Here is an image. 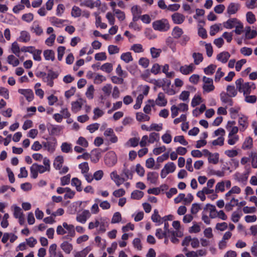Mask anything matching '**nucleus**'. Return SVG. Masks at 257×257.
Instances as JSON below:
<instances>
[{
  "instance_id": "57",
  "label": "nucleus",
  "mask_w": 257,
  "mask_h": 257,
  "mask_svg": "<svg viewBox=\"0 0 257 257\" xmlns=\"http://www.w3.org/2000/svg\"><path fill=\"white\" fill-rule=\"evenodd\" d=\"M66 193L64 195V199H71L74 197L75 193L74 191L71 190V189L68 187L66 188Z\"/></svg>"
},
{
  "instance_id": "62",
  "label": "nucleus",
  "mask_w": 257,
  "mask_h": 257,
  "mask_svg": "<svg viewBox=\"0 0 257 257\" xmlns=\"http://www.w3.org/2000/svg\"><path fill=\"white\" fill-rule=\"evenodd\" d=\"M34 18L33 14L32 13H28L24 14L22 16V19L28 23L31 22L33 21Z\"/></svg>"
},
{
  "instance_id": "40",
  "label": "nucleus",
  "mask_w": 257,
  "mask_h": 257,
  "mask_svg": "<svg viewBox=\"0 0 257 257\" xmlns=\"http://www.w3.org/2000/svg\"><path fill=\"white\" fill-rule=\"evenodd\" d=\"M246 21L247 22L250 24H253L255 21V18L254 15L251 12H248L246 14Z\"/></svg>"
},
{
  "instance_id": "45",
  "label": "nucleus",
  "mask_w": 257,
  "mask_h": 257,
  "mask_svg": "<svg viewBox=\"0 0 257 257\" xmlns=\"http://www.w3.org/2000/svg\"><path fill=\"white\" fill-rule=\"evenodd\" d=\"M159 140V134L156 133H152L150 134L149 143H154L155 141H157Z\"/></svg>"
},
{
  "instance_id": "25",
  "label": "nucleus",
  "mask_w": 257,
  "mask_h": 257,
  "mask_svg": "<svg viewBox=\"0 0 257 257\" xmlns=\"http://www.w3.org/2000/svg\"><path fill=\"white\" fill-rule=\"evenodd\" d=\"M192 57L194 59V62L196 65L199 64L203 59L202 54L200 53H193Z\"/></svg>"
},
{
  "instance_id": "24",
  "label": "nucleus",
  "mask_w": 257,
  "mask_h": 257,
  "mask_svg": "<svg viewBox=\"0 0 257 257\" xmlns=\"http://www.w3.org/2000/svg\"><path fill=\"white\" fill-rule=\"evenodd\" d=\"M7 61L9 64L12 65L14 67L17 66L20 63L19 60L13 55H10L8 57Z\"/></svg>"
},
{
  "instance_id": "38",
  "label": "nucleus",
  "mask_w": 257,
  "mask_h": 257,
  "mask_svg": "<svg viewBox=\"0 0 257 257\" xmlns=\"http://www.w3.org/2000/svg\"><path fill=\"white\" fill-rule=\"evenodd\" d=\"M143 99L144 96L142 94H140L138 95L136 99V104L134 105V108L135 109H138L141 107Z\"/></svg>"
},
{
  "instance_id": "8",
  "label": "nucleus",
  "mask_w": 257,
  "mask_h": 257,
  "mask_svg": "<svg viewBox=\"0 0 257 257\" xmlns=\"http://www.w3.org/2000/svg\"><path fill=\"white\" fill-rule=\"evenodd\" d=\"M90 215L88 210H84L81 214H78L76 217V220L82 223H84L87 218L89 217Z\"/></svg>"
},
{
  "instance_id": "34",
  "label": "nucleus",
  "mask_w": 257,
  "mask_h": 257,
  "mask_svg": "<svg viewBox=\"0 0 257 257\" xmlns=\"http://www.w3.org/2000/svg\"><path fill=\"white\" fill-rule=\"evenodd\" d=\"M216 68L215 65L210 64L204 69V72L207 75H212L214 73Z\"/></svg>"
},
{
  "instance_id": "6",
  "label": "nucleus",
  "mask_w": 257,
  "mask_h": 257,
  "mask_svg": "<svg viewBox=\"0 0 257 257\" xmlns=\"http://www.w3.org/2000/svg\"><path fill=\"white\" fill-rule=\"evenodd\" d=\"M101 150L100 149H95L91 151L90 158L92 162L97 163L101 157Z\"/></svg>"
},
{
  "instance_id": "26",
  "label": "nucleus",
  "mask_w": 257,
  "mask_h": 257,
  "mask_svg": "<svg viewBox=\"0 0 257 257\" xmlns=\"http://www.w3.org/2000/svg\"><path fill=\"white\" fill-rule=\"evenodd\" d=\"M227 93L229 97H235L237 93V90L235 89L234 86L228 85L226 88Z\"/></svg>"
},
{
  "instance_id": "53",
  "label": "nucleus",
  "mask_w": 257,
  "mask_h": 257,
  "mask_svg": "<svg viewBox=\"0 0 257 257\" xmlns=\"http://www.w3.org/2000/svg\"><path fill=\"white\" fill-rule=\"evenodd\" d=\"M203 89V93L204 92H210L214 90L215 87L213 84H203L202 86Z\"/></svg>"
},
{
  "instance_id": "3",
  "label": "nucleus",
  "mask_w": 257,
  "mask_h": 257,
  "mask_svg": "<svg viewBox=\"0 0 257 257\" xmlns=\"http://www.w3.org/2000/svg\"><path fill=\"white\" fill-rule=\"evenodd\" d=\"M53 141L43 142L42 146L45 150H47L50 153H53L55 151V146L57 144L56 139L52 138Z\"/></svg>"
},
{
  "instance_id": "63",
  "label": "nucleus",
  "mask_w": 257,
  "mask_h": 257,
  "mask_svg": "<svg viewBox=\"0 0 257 257\" xmlns=\"http://www.w3.org/2000/svg\"><path fill=\"white\" fill-rule=\"evenodd\" d=\"M235 29L232 31L237 35H240L243 31V26L242 23L240 22L237 25L235 26Z\"/></svg>"
},
{
  "instance_id": "14",
  "label": "nucleus",
  "mask_w": 257,
  "mask_h": 257,
  "mask_svg": "<svg viewBox=\"0 0 257 257\" xmlns=\"http://www.w3.org/2000/svg\"><path fill=\"white\" fill-rule=\"evenodd\" d=\"M194 69L193 64H190L189 65H184L181 66L180 68V71L184 75H187L192 72Z\"/></svg>"
},
{
  "instance_id": "60",
  "label": "nucleus",
  "mask_w": 257,
  "mask_h": 257,
  "mask_svg": "<svg viewBox=\"0 0 257 257\" xmlns=\"http://www.w3.org/2000/svg\"><path fill=\"white\" fill-rule=\"evenodd\" d=\"M61 150L63 152L68 153L71 150V144L67 143H63L61 145Z\"/></svg>"
},
{
  "instance_id": "28",
  "label": "nucleus",
  "mask_w": 257,
  "mask_h": 257,
  "mask_svg": "<svg viewBox=\"0 0 257 257\" xmlns=\"http://www.w3.org/2000/svg\"><path fill=\"white\" fill-rule=\"evenodd\" d=\"M208 161L209 163L217 164L219 161V154L217 153L212 154L211 157H208Z\"/></svg>"
},
{
  "instance_id": "18",
  "label": "nucleus",
  "mask_w": 257,
  "mask_h": 257,
  "mask_svg": "<svg viewBox=\"0 0 257 257\" xmlns=\"http://www.w3.org/2000/svg\"><path fill=\"white\" fill-rule=\"evenodd\" d=\"M61 248L66 253L69 254L73 249V246L67 241H64L61 243Z\"/></svg>"
},
{
  "instance_id": "51",
  "label": "nucleus",
  "mask_w": 257,
  "mask_h": 257,
  "mask_svg": "<svg viewBox=\"0 0 257 257\" xmlns=\"http://www.w3.org/2000/svg\"><path fill=\"white\" fill-rule=\"evenodd\" d=\"M94 91V87L92 85L89 86L86 92V96L89 99L93 98V92Z\"/></svg>"
},
{
  "instance_id": "54",
  "label": "nucleus",
  "mask_w": 257,
  "mask_h": 257,
  "mask_svg": "<svg viewBox=\"0 0 257 257\" xmlns=\"http://www.w3.org/2000/svg\"><path fill=\"white\" fill-rule=\"evenodd\" d=\"M71 105L72 111L76 112L81 108L82 104L76 101L72 102Z\"/></svg>"
},
{
  "instance_id": "19",
  "label": "nucleus",
  "mask_w": 257,
  "mask_h": 257,
  "mask_svg": "<svg viewBox=\"0 0 257 257\" xmlns=\"http://www.w3.org/2000/svg\"><path fill=\"white\" fill-rule=\"evenodd\" d=\"M158 178V174L156 172H150L147 174V180L151 183L155 184Z\"/></svg>"
},
{
  "instance_id": "12",
  "label": "nucleus",
  "mask_w": 257,
  "mask_h": 257,
  "mask_svg": "<svg viewBox=\"0 0 257 257\" xmlns=\"http://www.w3.org/2000/svg\"><path fill=\"white\" fill-rule=\"evenodd\" d=\"M239 5L234 3H230L227 7V12L229 15L235 14L239 9Z\"/></svg>"
},
{
  "instance_id": "36",
  "label": "nucleus",
  "mask_w": 257,
  "mask_h": 257,
  "mask_svg": "<svg viewBox=\"0 0 257 257\" xmlns=\"http://www.w3.org/2000/svg\"><path fill=\"white\" fill-rule=\"evenodd\" d=\"M164 169L168 172L169 173H173L175 171L176 169V166L173 162H169L167 163L165 166Z\"/></svg>"
},
{
  "instance_id": "43",
  "label": "nucleus",
  "mask_w": 257,
  "mask_h": 257,
  "mask_svg": "<svg viewBox=\"0 0 257 257\" xmlns=\"http://www.w3.org/2000/svg\"><path fill=\"white\" fill-rule=\"evenodd\" d=\"M121 220V214L119 212H116L114 213L111 219V223H116L119 222Z\"/></svg>"
},
{
  "instance_id": "17",
  "label": "nucleus",
  "mask_w": 257,
  "mask_h": 257,
  "mask_svg": "<svg viewBox=\"0 0 257 257\" xmlns=\"http://www.w3.org/2000/svg\"><path fill=\"white\" fill-rule=\"evenodd\" d=\"M71 185L75 186L76 187V190L78 192H81L82 190V188L81 187V182L77 178L75 177L72 179Z\"/></svg>"
},
{
  "instance_id": "16",
  "label": "nucleus",
  "mask_w": 257,
  "mask_h": 257,
  "mask_svg": "<svg viewBox=\"0 0 257 257\" xmlns=\"http://www.w3.org/2000/svg\"><path fill=\"white\" fill-rule=\"evenodd\" d=\"M63 162V157L61 156H59L55 158L53 165L56 170H60L62 167Z\"/></svg>"
},
{
  "instance_id": "44",
  "label": "nucleus",
  "mask_w": 257,
  "mask_h": 257,
  "mask_svg": "<svg viewBox=\"0 0 257 257\" xmlns=\"http://www.w3.org/2000/svg\"><path fill=\"white\" fill-rule=\"evenodd\" d=\"M100 69L107 73H110L112 70V65L109 63H106L101 66Z\"/></svg>"
},
{
  "instance_id": "13",
  "label": "nucleus",
  "mask_w": 257,
  "mask_h": 257,
  "mask_svg": "<svg viewBox=\"0 0 257 257\" xmlns=\"http://www.w3.org/2000/svg\"><path fill=\"white\" fill-rule=\"evenodd\" d=\"M230 57V54L228 52L224 51L218 54L216 58L217 60L223 63H225L227 62Z\"/></svg>"
},
{
  "instance_id": "32",
  "label": "nucleus",
  "mask_w": 257,
  "mask_h": 257,
  "mask_svg": "<svg viewBox=\"0 0 257 257\" xmlns=\"http://www.w3.org/2000/svg\"><path fill=\"white\" fill-rule=\"evenodd\" d=\"M120 58L124 61L125 63H128L133 60V58L131 55V52H126L122 53L121 55Z\"/></svg>"
},
{
  "instance_id": "30",
  "label": "nucleus",
  "mask_w": 257,
  "mask_h": 257,
  "mask_svg": "<svg viewBox=\"0 0 257 257\" xmlns=\"http://www.w3.org/2000/svg\"><path fill=\"white\" fill-rule=\"evenodd\" d=\"M48 130H50V132H49L50 135H58L61 131V128L59 126H55L54 125L51 124L50 127L48 128Z\"/></svg>"
},
{
  "instance_id": "7",
  "label": "nucleus",
  "mask_w": 257,
  "mask_h": 257,
  "mask_svg": "<svg viewBox=\"0 0 257 257\" xmlns=\"http://www.w3.org/2000/svg\"><path fill=\"white\" fill-rule=\"evenodd\" d=\"M240 21L236 18H231L228 19L226 22L223 23V26L226 29H232L235 27Z\"/></svg>"
},
{
  "instance_id": "39",
  "label": "nucleus",
  "mask_w": 257,
  "mask_h": 257,
  "mask_svg": "<svg viewBox=\"0 0 257 257\" xmlns=\"http://www.w3.org/2000/svg\"><path fill=\"white\" fill-rule=\"evenodd\" d=\"M57 244L53 243L51 244L49 249V253L50 254V257H56L57 255L56 249Z\"/></svg>"
},
{
  "instance_id": "52",
  "label": "nucleus",
  "mask_w": 257,
  "mask_h": 257,
  "mask_svg": "<svg viewBox=\"0 0 257 257\" xmlns=\"http://www.w3.org/2000/svg\"><path fill=\"white\" fill-rule=\"evenodd\" d=\"M65 20L59 19L56 17H52L51 18V22L52 24L57 27H59V25H62Z\"/></svg>"
},
{
  "instance_id": "27",
  "label": "nucleus",
  "mask_w": 257,
  "mask_h": 257,
  "mask_svg": "<svg viewBox=\"0 0 257 257\" xmlns=\"http://www.w3.org/2000/svg\"><path fill=\"white\" fill-rule=\"evenodd\" d=\"M144 196V192L136 190L132 192L131 194V198L133 199L139 200L141 199Z\"/></svg>"
},
{
  "instance_id": "35",
  "label": "nucleus",
  "mask_w": 257,
  "mask_h": 257,
  "mask_svg": "<svg viewBox=\"0 0 257 257\" xmlns=\"http://www.w3.org/2000/svg\"><path fill=\"white\" fill-rule=\"evenodd\" d=\"M124 167L122 170V174L121 176H122L124 175L127 179L129 178V176H130V179H132L133 178V175L134 173V171L130 170L127 169L125 166V165L124 164Z\"/></svg>"
},
{
  "instance_id": "47",
  "label": "nucleus",
  "mask_w": 257,
  "mask_h": 257,
  "mask_svg": "<svg viewBox=\"0 0 257 257\" xmlns=\"http://www.w3.org/2000/svg\"><path fill=\"white\" fill-rule=\"evenodd\" d=\"M149 63V60L145 57H142L139 60V64L144 68H146L148 67Z\"/></svg>"
},
{
  "instance_id": "56",
  "label": "nucleus",
  "mask_w": 257,
  "mask_h": 257,
  "mask_svg": "<svg viewBox=\"0 0 257 257\" xmlns=\"http://www.w3.org/2000/svg\"><path fill=\"white\" fill-rule=\"evenodd\" d=\"M94 58L97 61H103L105 60L107 57L105 52H100L95 55Z\"/></svg>"
},
{
  "instance_id": "5",
  "label": "nucleus",
  "mask_w": 257,
  "mask_h": 257,
  "mask_svg": "<svg viewBox=\"0 0 257 257\" xmlns=\"http://www.w3.org/2000/svg\"><path fill=\"white\" fill-rule=\"evenodd\" d=\"M18 92L22 95H24L26 99L28 101H31L34 98V93L33 91L30 89H19Z\"/></svg>"
},
{
  "instance_id": "23",
  "label": "nucleus",
  "mask_w": 257,
  "mask_h": 257,
  "mask_svg": "<svg viewBox=\"0 0 257 257\" xmlns=\"http://www.w3.org/2000/svg\"><path fill=\"white\" fill-rule=\"evenodd\" d=\"M247 118L244 116H243L242 117H240L238 119V123L241 126V127L240 128V131H244L245 129L247 126Z\"/></svg>"
},
{
  "instance_id": "33",
  "label": "nucleus",
  "mask_w": 257,
  "mask_h": 257,
  "mask_svg": "<svg viewBox=\"0 0 257 257\" xmlns=\"http://www.w3.org/2000/svg\"><path fill=\"white\" fill-rule=\"evenodd\" d=\"M11 50L12 53L15 54L17 56H20V49L17 42H14L12 43Z\"/></svg>"
},
{
  "instance_id": "15",
  "label": "nucleus",
  "mask_w": 257,
  "mask_h": 257,
  "mask_svg": "<svg viewBox=\"0 0 257 257\" xmlns=\"http://www.w3.org/2000/svg\"><path fill=\"white\" fill-rule=\"evenodd\" d=\"M220 99L221 101L223 103H228L230 106L233 105V100L232 99L230 98L227 93L224 92H222L220 94Z\"/></svg>"
},
{
  "instance_id": "64",
  "label": "nucleus",
  "mask_w": 257,
  "mask_h": 257,
  "mask_svg": "<svg viewBox=\"0 0 257 257\" xmlns=\"http://www.w3.org/2000/svg\"><path fill=\"white\" fill-rule=\"evenodd\" d=\"M220 30L219 26L217 24H215L210 27V30L209 34L211 36H214L217 32Z\"/></svg>"
},
{
  "instance_id": "21",
  "label": "nucleus",
  "mask_w": 257,
  "mask_h": 257,
  "mask_svg": "<svg viewBox=\"0 0 257 257\" xmlns=\"http://www.w3.org/2000/svg\"><path fill=\"white\" fill-rule=\"evenodd\" d=\"M183 34V30L177 26L174 27L172 32V35L175 39L179 38Z\"/></svg>"
},
{
  "instance_id": "50",
  "label": "nucleus",
  "mask_w": 257,
  "mask_h": 257,
  "mask_svg": "<svg viewBox=\"0 0 257 257\" xmlns=\"http://www.w3.org/2000/svg\"><path fill=\"white\" fill-rule=\"evenodd\" d=\"M14 216L16 218L24 216L22 209L20 207L17 206H15Z\"/></svg>"
},
{
  "instance_id": "58",
  "label": "nucleus",
  "mask_w": 257,
  "mask_h": 257,
  "mask_svg": "<svg viewBox=\"0 0 257 257\" xmlns=\"http://www.w3.org/2000/svg\"><path fill=\"white\" fill-rule=\"evenodd\" d=\"M119 50V48L116 46L109 45L108 47V51L110 55L118 53Z\"/></svg>"
},
{
  "instance_id": "48",
  "label": "nucleus",
  "mask_w": 257,
  "mask_h": 257,
  "mask_svg": "<svg viewBox=\"0 0 257 257\" xmlns=\"http://www.w3.org/2000/svg\"><path fill=\"white\" fill-rule=\"evenodd\" d=\"M114 12L116 15L117 18L120 21H122L125 19L124 13L118 9H114Z\"/></svg>"
},
{
  "instance_id": "29",
  "label": "nucleus",
  "mask_w": 257,
  "mask_h": 257,
  "mask_svg": "<svg viewBox=\"0 0 257 257\" xmlns=\"http://www.w3.org/2000/svg\"><path fill=\"white\" fill-rule=\"evenodd\" d=\"M252 147V139L249 137L247 138H246L245 140L244 141L242 148L243 149H250Z\"/></svg>"
},
{
  "instance_id": "4",
  "label": "nucleus",
  "mask_w": 257,
  "mask_h": 257,
  "mask_svg": "<svg viewBox=\"0 0 257 257\" xmlns=\"http://www.w3.org/2000/svg\"><path fill=\"white\" fill-rule=\"evenodd\" d=\"M104 161L105 163L109 166L115 165L117 162L115 154L113 152L107 153L105 156Z\"/></svg>"
},
{
  "instance_id": "59",
  "label": "nucleus",
  "mask_w": 257,
  "mask_h": 257,
  "mask_svg": "<svg viewBox=\"0 0 257 257\" xmlns=\"http://www.w3.org/2000/svg\"><path fill=\"white\" fill-rule=\"evenodd\" d=\"M140 141V139L139 138H132L128 140L127 144H130V146L133 147H137Z\"/></svg>"
},
{
  "instance_id": "31",
  "label": "nucleus",
  "mask_w": 257,
  "mask_h": 257,
  "mask_svg": "<svg viewBox=\"0 0 257 257\" xmlns=\"http://www.w3.org/2000/svg\"><path fill=\"white\" fill-rule=\"evenodd\" d=\"M136 118L139 121H149L150 119L149 116L144 114L142 112H137L136 113Z\"/></svg>"
},
{
  "instance_id": "41",
  "label": "nucleus",
  "mask_w": 257,
  "mask_h": 257,
  "mask_svg": "<svg viewBox=\"0 0 257 257\" xmlns=\"http://www.w3.org/2000/svg\"><path fill=\"white\" fill-rule=\"evenodd\" d=\"M81 15V10L78 7L74 6L72 9L71 16L75 18L79 17Z\"/></svg>"
},
{
  "instance_id": "61",
  "label": "nucleus",
  "mask_w": 257,
  "mask_h": 257,
  "mask_svg": "<svg viewBox=\"0 0 257 257\" xmlns=\"http://www.w3.org/2000/svg\"><path fill=\"white\" fill-rule=\"evenodd\" d=\"M201 97L199 95H195L191 101V106L193 107L199 105L200 103Z\"/></svg>"
},
{
  "instance_id": "22",
  "label": "nucleus",
  "mask_w": 257,
  "mask_h": 257,
  "mask_svg": "<svg viewBox=\"0 0 257 257\" xmlns=\"http://www.w3.org/2000/svg\"><path fill=\"white\" fill-rule=\"evenodd\" d=\"M20 41L22 42H27L30 40V34L25 31H23L21 32V35L19 38Z\"/></svg>"
},
{
  "instance_id": "2",
  "label": "nucleus",
  "mask_w": 257,
  "mask_h": 257,
  "mask_svg": "<svg viewBox=\"0 0 257 257\" xmlns=\"http://www.w3.org/2000/svg\"><path fill=\"white\" fill-rule=\"evenodd\" d=\"M243 80L242 78H239L235 81L236 88L239 92H243V95L250 94L251 92V86L250 83L245 82L243 83Z\"/></svg>"
},
{
  "instance_id": "37",
  "label": "nucleus",
  "mask_w": 257,
  "mask_h": 257,
  "mask_svg": "<svg viewBox=\"0 0 257 257\" xmlns=\"http://www.w3.org/2000/svg\"><path fill=\"white\" fill-rule=\"evenodd\" d=\"M151 56L153 58H157L160 55L162 50L160 49H157L155 47H152L150 49Z\"/></svg>"
},
{
  "instance_id": "49",
  "label": "nucleus",
  "mask_w": 257,
  "mask_h": 257,
  "mask_svg": "<svg viewBox=\"0 0 257 257\" xmlns=\"http://www.w3.org/2000/svg\"><path fill=\"white\" fill-rule=\"evenodd\" d=\"M174 141L175 142H179L184 146H187L188 142L185 140L183 136H178L174 138Z\"/></svg>"
},
{
  "instance_id": "1",
  "label": "nucleus",
  "mask_w": 257,
  "mask_h": 257,
  "mask_svg": "<svg viewBox=\"0 0 257 257\" xmlns=\"http://www.w3.org/2000/svg\"><path fill=\"white\" fill-rule=\"evenodd\" d=\"M152 27L154 30L161 32H166L170 29L168 21L166 19L154 21L152 23Z\"/></svg>"
},
{
  "instance_id": "20",
  "label": "nucleus",
  "mask_w": 257,
  "mask_h": 257,
  "mask_svg": "<svg viewBox=\"0 0 257 257\" xmlns=\"http://www.w3.org/2000/svg\"><path fill=\"white\" fill-rule=\"evenodd\" d=\"M44 56L46 60H55V53L52 50H46L44 51Z\"/></svg>"
},
{
  "instance_id": "11",
  "label": "nucleus",
  "mask_w": 257,
  "mask_h": 257,
  "mask_svg": "<svg viewBox=\"0 0 257 257\" xmlns=\"http://www.w3.org/2000/svg\"><path fill=\"white\" fill-rule=\"evenodd\" d=\"M110 177L112 179H113V178L115 179L114 181L117 186H119L120 185L122 184L125 180L123 177H120L118 175H117L116 172L115 171L111 173Z\"/></svg>"
},
{
  "instance_id": "9",
  "label": "nucleus",
  "mask_w": 257,
  "mask_h": 257,
  "mask_svg": "<svg viewBox=\"0 0 257 257\" xmlns=\"http://www.w3.org/2000/svg\"><path fill=\"white\" fill-rule=\"evenodd\" d=\"M155 103L160 106H165L167 105V100L165 98V95L163 92L158 94Z\"/></svg>"
},
{
  "instance_id": "46",
  "label": "nucleus",
  "mask_w": 257,
  "mask_h": 257,
  "mask_svg": "<svg viewBox=\"0 0 257 257\" xmlns=\"http://www.w3.org/2000/svg\"><path fill=\"white\" fill-rule=\"evenodd\" d=\"M79 168L81 170V173L83 174L87 173L89 169L87 162H83L79 164Z\"/></svg>"
},
{
  "instance_id": "10",
  "label": "nucleus",
  "mask_w": 257,
  "mask_h": 257,
  "mask_svg": "<svg viewBox=\"0 0 257 257\" xmlns=\"http://www.w3.org/2000/svg\"><path fill=\"white\" fill-rule=\"evenodd\" d=\"M172 19L175 24H181L184 21L185 17L180 13H175L172 15Z\"/></svg>"
},
{
  "instance_id": "42",
  "label": "nucleus",
  "mask_w": 257,
  "mask_h": 257,
  "mask_svg": "<svg viewBox=\"0 0 257 257\" xmlns=\"http://www.w3.org/2000/svg\"><path fill=\"white\" fill-rule=\"evenodd\" d=\"M33 53H32L33 55V59L35 60L40 61L41 60V54L42 53V50H36L34 48V50L33 51Z\"/></svg>"
},
{
  "instance_id": "55",
  "label": "nucleus",
  "mask_w": 257,
  "mask_h": 257,
  "mask_svg": "<svg viewBox=\"0 0 257 257\" xmlns=\"http://www.w3.org/2000/svg\"><path fill=\"white\" fill-rule=\"evenodd\" d=\"M131 50L134 51L136 53H140L143 52L142 45L140 44H134L131 47Z\"/></svg>"
}]
</instances>
